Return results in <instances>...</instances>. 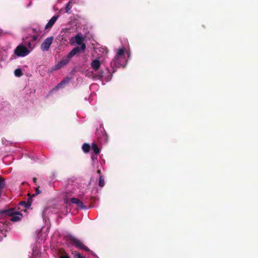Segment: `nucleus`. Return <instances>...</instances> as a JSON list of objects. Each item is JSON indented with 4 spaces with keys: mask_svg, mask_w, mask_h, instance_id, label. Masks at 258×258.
<instances>
[{
    "mask_svg": "<svg viewBox=\"0 0 258 258\" xmlns=\"http://www.w3.org/2000/svg\"><path fill=\"white\" fill-rule=\"evenodd\" d=\"M32 31L34 33H36L37 34H38V35L41 32L40 31H37L36 29L35 28L32 29Z\"/></svg>",
    "mask_w": 258,
    "mask_h": 258,
    "instance_id": "nucleus-25",
    "label": "nucleus"
},
{
    "mask_svg": "<svg viewBox=\"0 0 258 258\" xmlns=\"http://www.w3.org/2000/svg\"><path fill=\"white\" fill-rule=\"evenodd\" d=\"M75 258H85V256H82L80 253H77L74 255Z\"/></svg>",
    "mask_w": 258,
    "mask_h": 258,
    "instance_id": "nucleus-22",
    "label": "nucleus"
},
{
    "mask_svg": "<svg viewBox=\"0 0 258 258\" xmlns=\"http://www.w3.org/2000/svg\"><path fill=\"white\" fill-rule=\"evenodd\" d=\"M30 51L23 45H18L14 50L15 54L19 57H23L27 55Z\"/></svg>",
    "mask_w": 258,
    "mask_h": 258,
    "instance_id": "nucleus-5",
    "label": "nucleus"
},
{
    "mask_svg": "<svg viewBox=\"0 0 258 258\" xmlns=\"http://www.w3.org/2000/svg\"><path fill=\"white\" fill-rule=\"evenodd\" d=\"M98 77L99 79L102 78L103 77V72H99Z\"/></svg>",
    "mask_w": 258,
    "mask_h": 258,
    "instance_id": "nucleus-23",
    "label": "nucleus"
},
{
    "mask_svg": "<svg viewBox=\"0 0 258 258\" xmlns=\"http://www.w3.org/2000/svg\"><path fill=\"white\" fill-rule=\"evenodd\" d=\"M105 185L104 179L102 175H100L99 176V186L100 187H103Z\"/></svg>",
    "mask_w": 258,
    "mask_h": 258,
    "instance_id": "nucleus-15",
    "label": "nucleus"
},
{
    "mask_svg": "<svg viewBox=\"0 0 258 258\" xmlns=\"http://www.w3.org/2000/svg\"><path fill=\"white\" fill-rule=\"evenodd\" d=\"M23 42L24 43V44L27 45L28 46V48H32L33 47L32 46V44L31 43V42L30 41H26V40H24Z\"/></svg>",
    "mask_w": 258,
    "mask_h": 258,
    "instance_id": "nucleus-19",
    "label": "nucleus"
},
{
    "mask_svg": "<svg viewBox=\"0 0 258 258\" xmlns=\"http://www.w3.org/2000/svg\"><path fill=\"white\" fill-rule=\"evenodd\" d=\"M39 186L37 187L35 189V193L33 195V196L34 197L35 196L38 195V194L41 192V191L39 189Z\"/></svg>",
    "mask_w": 258,
    "mask_h": 258,
    "instance_id": "nucleus-20",
    "label": "nucleus"
},
{
    "mask_svg": "<svg viewBox=\"0 0 258 258\" xmlns=\"http://www.w3.org/2000/svg\"><path fill=\"white\" fill-rule=\"evenodd\" d=\"M100 131H101V132H104V129H102V130H101Z\"/></svg>",
    "mask_w": 258,
    "mask_h": 258,
    "instance_id": "nucleus-30",
    "label": "nucleus"
},
{
    "mask_svg": "<svg viewBox=\"0 0 258 258\" xmlns=\"http://www.w3.org/2000/svg\"><path fill=\"white\" fill-rule=\"evenodd\" d=\"M5 185L4 179L0 176V193L1 194V190L4 188Z\"/></svg>",
    "mask_w": 258,
    "mask_h": 258,
    "instance_id": "nucleus-17",
    "label": "nucleus"
},
{
    "mask_svg": "<svg viewBox=\"0 0 258 258\" xmlns=\"http://www.w3.org/2000/svg\"><path fill=\"white\" fill-rule=\"evenodd\" d=\"M14 74L16 77H20L23 75V73L20 69H17L14 71Z\"/></svg>",
    "mask_w": 258,
    "mask_h": 258,
    "instance_id": "nucleus-16",
    "label": "nucleus"
},
{
    "mask_svg": "<svg viewBox=\"0 0 258 258\" xmlns=\"http://www.w3.org/2000/svg\"><path fill=\"white\" fill-rule=\"evenodd\" d=\"M68 240L70 241L71 244L78 248H80L85 250V251H90V249L85 246L82 242L75 238L72 235H70L68 236Z\"/></svg>",
    "mask_w": 258,
    "mask_h": 258,
    "instance_id": "nucleus-4",
    "label": "nucleus"
},
{
    "mask_svg": "<svg viewBox=\"0 0 258 258\" xmlns=\"http://www.w3.org/2000/svg\"><path fill=\"white\" fill-rule=\"evenodd\" d=\"M59 258H70V257L66 252H64L59 256Z\"/></svg>",
    "mask_w": 258,
    "mask_h": 258,
    "instance_id": "nucleus-21",
    "label": "nucleus"
},
{
    "mask_svg": "<svg viewBox=\"0 0 258 258\" xmlns=\"http://www.w3.org/2000/svg\"><path fill=\"white\" fill-rule=\"evenodd\" d=\"M2 32V30L0 29V33H1Z\"/></svg>",
    "mask_w": 258,
    "mask_h": 258,
    "instance_id": "nucleus-31",
    "label": "nucleus"
},
{
    "mask_svg": "<svg viewBox=\"0 0 258 258\" xmlns=\"http://www.w3.org/2000/svg\"><path fill=\"white\" fill-rule=\"evenodd\" d=\"M53 37L50 36L46 38L41 45V49L43 51L48 50L50 46L52 44L53 40Z\"/></svg>",
    "mask_w": 258,
    "mask_h": 258,
    "instance_id": "nucleus-6",
    "label": "nucleus"
},
{
    "mask_svg": "<svg viewBox=\"0 0 258 258\" xmlns=\"http://www.w3.org/2000/svg\"><path fill=\"white\" fill-rule=\"evenodd\" d=\"M106 136H107V135H106V134H104V132H103V137H104V138H106Z\"/></svg>",
    "mask_w": 258,
    "mask_h": 258,
    "instance_id": "nucleus-28",
    "label": "nucleus"
},
{
    "mask_svg": "<svg viewBox=\"0 0 258 258\" xmlns=\"http://www.w3.org/2000/svg\"><path fill=\"white\" fill-rule=\"evenodd\" d=\"M83 40L84 38L79 34L77 35L75 37V41L76 43L78 45H81V46H82V44H84L83 43Z\"/></svg>",
    "mask_w": 258,
    "mask_h": 258,
    "instance_id": "nucleus-12",
    "label": "nucleus"
},
{
    "mask_svg": "<svg viewBox=\"0 0 258 258\" xmlns=\"http://www.w3.org/2000/svg\"><path fill=\"white\" fill-rule=\"evenodd\" d=\"M85 49V44H82L81 47L77 46L75 47L66 56L64 57L55 66L54 70H58L67 65L74 56L79 53L81 50L84 51Z\"/></svg>",
    "mask_w": 258,
    "mask_h": 258,
    "instance_id": "nucleus-1",
    "label": "nucleus"
},
{
    "mask_svg": "<svg viewBox=\"0 0 258 258\" xmlns=\"http://www.w3.org/2000/svg\"><path fill=\"white\" fill-rule=\"evenodd\" d=\"M97 173L99 174V176L101 175V171L100 170L98 169L97 171Z\"/></svg>",
    "mask_w": 258,
    "mask_h": 258,
    "instance_id": "nucleus-27",
    "label": "nucleus"
},
{
    "mask_svg": "<svg viewBox=\"0 0 258 258\" xmlns=\"http://www.w3.org/2000/svg\"><path fill=\"white\" fill-rule=\"evenodd\" d=\"M126 61L124 57V48H121L118 50L116 55L111 62V65L117 68L124 67Z\"/></svg>",
    "mask_w": 258,
    "mask_h": 258,
    "instance_id": "nucleus-2",
    "label": "nucleus"
},
{
    "mask_svg": "<svg viewBox=\"0 0 258 258\" xmlns=\"http://www.w3.org/2000/svg\"><path fill=\"white\" fill-rule=\"evenodd\" d=\"M101 66L100 61L98 59H94L91 63V68L95 71H97L99 70Z\"/></svg>",
    "mask_w": 258,
    "mask_h": 258,
    "instance_id": "nucleus-8",
    "label": "nucleus"
},
{
    "mask_svg": "<svg viewBox=\"0 0 258 258\" xmlns=\"http://www.w3.org/2000/svg\"><path fill=\"white\" fill-rule=\"evenodd\" d=\"M38 35H35L33 36L32 37V41H35L38 38Z\"/></svg>",
    "mask_w": 258,
    "mask_h": 258,
    "instance_id": "nucleus-24",
    "label": "nucleus"
},
{
    "mask_svg": "<svg viewBox=\"0 0 258 258\" xmlns=\"http://www.w3.org/2000/svg\"><path fill=\"white\" fill-rule=\"evenodd\" d=\"M32 203V199L29 198L27 202L25 201H21L20 202L19 205L21 206H24L26 208H29Z\"/></svg>",
    "mask_w": 258,
    "mask_h": 258,
    "instance_id": "nucleus-10",
    "label": "nucleus"
},
{
    "mask_svg": "<svg viewBox=\"0 0 258 258\" xmlns=\"http://www.w3.org/2000/svg\"><path fill=\"white\" fill-rule=\"evenodd\" d=\"M36 180H37V178H36V177H33V182H34L35 183H36Z\"/></svg>",
    "mask_w": 258,
    "mask_h": 258,
    "instance_id": "nucleus-26",
    "label": "nucleus"
},
{
    "mask_svg": "<svg viewBox=\"0 0 258 258\" xmlns=\"http://www.w3.org/2000/svg\"><path fill=\"white\" fill-rule=\"evenodd\" d=\"M71 201L72 203L76 204L77 206L81 209H84L86 208L83 203L77 198H72L71 199Z\"/></svg>",
    "mask_w": 258,
    "mask_h": 258,
    "instance_id": "nucleus-9",
    "label": "nucleus"
},
{
    "mask_svg": "<svg viewBox=\"0 0 258 258\" xmlns=\"http://www.w3.org/2000/svg\"><path fill=\"white\" fill-rule=\"evenodd\" d=\"M59 17L58 15H56L53 16L48 21V22L46 24V25L45 26V29H49L52 28V27L53 26L56 20Z\"/></svg>",
    "mask_w": 258,
    "mask_h": 258,
    "instance_id": "nucleus-7",
    "label": "nucleus"
},
{
    "mask_svg": "<svg viewBox=\"0 0 258 258\" xmlns=\"http://www.w3.org/2000/svg\"><path fill=\"white\" fill-rule=\"evenodd\" d=\"M91 148L95 154L98 155L100 153V149L96 143H93L92 144Z\"/></svg>",
    "mask_w": 258,
    "mask_h": 258,
    "instance_id": "nucleus-13",
    "label": "nucleus"
},
{
    "mask_svg": "<svg viewBox=\"0 0 258 258\" xmlns=\"http://www.w3.org/2000/svg\"><path fill=\"white\" fill-rule=\"evenodd\" d=\"M0 214L11 216L10 220L14 222L20 221L23 217L21 213L19 212H15L13 209L2 211Z\"/></svg>",
    "mask_w": 258,
    "mask_h": 258,
    "instance_id": "nucleus-3",
    "label": "nucleus"
},
{
    "mask_svg": "<svg viewBox=\"0 0 258 258\" xmlns=\"http://www.w3.org/2000/svg\"><path fill=\"white\" fill-rule=\"evenodd\" d=\"M71 3V2L70 1L67 3V4L66 6L65 10H66V12L67 13H70V10L71 9V7H70Z\"/></svg>",
    "mask_w": 258,
    "mask_h": 258,
    "instance_id": "nucleus-18",
    "label": "nucleus"
},
{
    "mask_svg": "<svg viewBox=\"0 0 258 258\" xmlns=\"http://www.w3.org/2000/svg\"><path fill=\"white\" fill-rule=\"evenodd\" d=\"M91 158H92V159L93 160H94V159L95 158V157H94V156H92L91 157Z\"/></svg>",
    "mask_w": 258,
    "mask_h": 258,
    "instance_id": "nucleus-29",
    "label": "nucleus"
},
{
    "mask_svg": "<svg viewBox=\"0 0 258 258\" xmlns=\"http://www.w3.org/2000/svg\"><path fill=\"white\" fill-rule=\"evenodd\" d=\"M70 81V78L69 77H66L64 79H63L60 83H59L57 86V87L58 88H61L62 87V86L68 83L69 81Z\"/></svg>",
    "mask_w": 258,
    "mask_h": 258,
    "instance_id": "nucleus-11",
    "label": "nucleus"
},
{
    "mask_svg": "<svg viewBox=\"0 0 258 258\" xmlns=\"http://www.w3.org/2000/svg\"><path fill=\"white\" fill-rule=\"evenodd\" d=\"M82 149L85 153H88L90 150V146L89 144L84 143L82 146Z\"/></svg>",
    "mask_w": 258,
    "mask_h": 258,
    "instance_id": "nucleus-14",
    "label": "nucleus"
}]
</instances>
